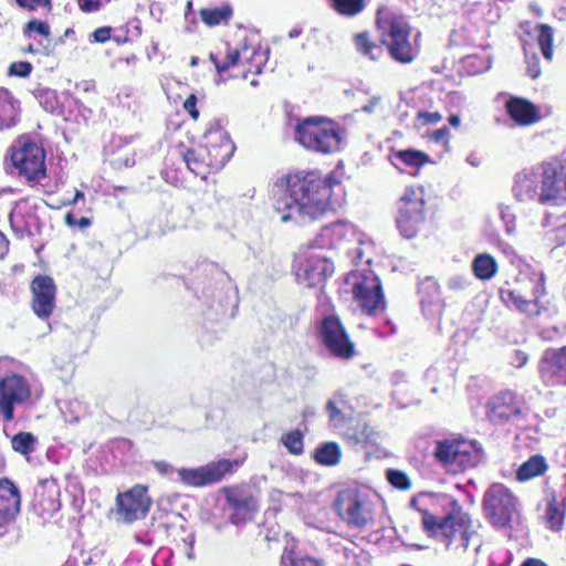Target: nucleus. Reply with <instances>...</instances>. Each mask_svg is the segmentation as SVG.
<instances>
[{"label":"nucleus","mask_w":566,"mask_h":566,"mask_svg":"<svg viewBox=\"0 0 566 566\" xmlns=\"http://www.w3.org/2000/svg\"><path fill=\"white\" fill-rule=\"evenodd\" d=\"M197 105V97L196 95L191 94L189 95L185 103H184V108L186 112L189 113V115L193 118V119H197L199 117V112L196 107Z\"/></svg>","instance_id":"obj_48"},{"label":"nucleus","mask_w":566,"mask_h":566,"mask_svg":"<svg viewBox=\"0 0 566 566\" xmlns=\"http://www.w3.org/2000/svg\"><path fill=\"white\" fill-rule=\"evenodd\" d=\"M318 248L308 247L301 251L295 259V275L298 283L308 287L315 286L334 272V263L331 258L323 252L317 251Z\"/></svg>","instance_id":"obj_9"},{"label":"nucleus","mask_w":566,"mask_h":566,"mask_svg":"<svg viewBox=\"0 0 566 566\" xmlns=\"http://www.w3.org/2000/svg\"><path fill=\"white\" fill-rule=\"evenodd\" d=\"M335 10L343 15H355L363 11L364 0H332Z\"/></svg>","instance_id":"obj_39"},{"label":"nucleus","mask_w":566,"mask_h":566,"mask_svg":"<svg viewBox=\"0 0 566 566\" xmlns=\"http://www.w3.org/2000/svg\"><path fill=\"white\" fill-rule=\"evenodd\" d=\"M547 463L543 455L536 454L525 461L517 470L518 481H528L533 478L543 475L547 470Z\"/></svg>","instance_id":"obj_28"},{"label":"nucleus","mask_w":566,"mask_h":566,"mask_svg":"<svg viewBox=\"0 0 566 566\" xmlns=\"http://www.w3.org/2000/svg\"><path fill=\"white\" fill-rule=\"evenodd\" d=\"M430 138L438 144L447 145L450 138V130L448 127H441L439 129L433 130L430 134Z\"/></svg>","instance_id":"obj_47"},{"label":"nucleus","mask_w":566,"mask_h":566,"mask_svg":"<svg viewBox=\"0 0 566 566\" xmlns=\"http://www.w3.org/2000/svg\"><path fill=\"white\" fill-rule=\"evenodd\" d=\"M526 361H527V355L521 350H516L514 358H513V364L517 368H521L526 364Z\"/></svg>","instance_id":"obj_54"},{"label":"nucleus","mask_w":566,"mask_h":566,"mask_svg":"<svg viewBox=\"0 0 566 566\" xmlns=\"http://www.w3.org/2000/svg\"><path fill=\"white\" fill-rule=\"evenodd\" d=\"M274 187L279 195L274 208L281 222L304 223L328 210L333 178L298 172L280 178Z\"/></svg>","instance_id":"obj_1"},{"label":"nucleus","mask_w":566,"mask_h":566,"mask_svg":"<svg viewBox=\"0 0 566 566\" xmlns=\"http://www.w3.org/2000/svg\"><path fill=\"white\" fill-rule=\"evenodd\" d=\"M281 566H323L318 559L313 557L305 556L300 552L294 549V546L291 548L285 547L282 557H281Z\"/></svg>","instance_id":"obj_32"},{"label":"nucleus","mask_w":566,"mask_h":566,"mask_svg":"<svg viewBox=\"0 0 566 566\" xmlns=\"http://www.w3.org/2000/svg\"><path fill=\"white\" fill-rule=\"evenodd\" d=\"M468 284V279L463 275H454L448 281V286L454 291L464 290Z\"/></svg>","instance_id":"obj_49"},{"label":"nucleus","mask_w":566,"mask_h":566,"mask_svg":"<svg viewBox=\"0 0 566 566\" xmlns=\"http://www.w3.org/2000/svg\"><path fill=\"white\" fill-rule=\"evenodd\" d=\"M59 486L53 479L41 480L35 489V496L45 512H55L60 509Z\"/></svg>","instance_id":"obj_24"},{"label":"nucleus","mask_w":566,"mask_h":566,"mask_svg":"<svg viewBox=\"0 0 566 566\" xmlns=\"http://www.w3.org/2000/svg\"><path fill=\"white\" fill-rule=\"evenodd\" d=\"M346 283L352 285V292L355 300L366 313L373 314L376 311L384 308L385 302L381 293V285L379 279L371 272H368L367 274L352 272L346 277Z\"/></svg>","instance_id":"obj_12"},{"label":"nucleus","mask_w":566,"mask_h":566,"mask_svg":"<svg viewBox=\"0 0 566 566\" xmlns=\"http://www.w3.org/2000/svg\"><path fill=\"white\" fill-rule=\"evenodd\" d=\"M381 42L388 46L390 56L399 63H411L416 57L409 35L410 27L406 19L388 12H379L377 19Z\"/></svg>","instance_id":"obj_7"},{"label":"nucleus","mask_w":566,"mask_h":566,"mask_svg":"<svg viewBox=\"0 0 566 566\" xmlns=\"http://www.w3.org/2000/svg\"><path fill=\"white\" fill-rule=\"evenodd\" d=\"M240 59V52L238 50H230L226 56V60L220 63L216 60V55L213 53L210 54V60L214 63L216 70L221 73L230 67L238 64Z\"/></svg>","instance_id":"obj_41"},{"label":"nucleus","mask_w":566,"mask_h":566,"mask_svg":"<svg viewBox=\"0 0 566 566\" xmlns=\"http://www.w3.org/2000/svg\"><path fill=\"white\" fill-rule=\"evenodd\" d=\"M538 44L544 57L548 61L553 59V29L547 24L538 25Z\"/></svg>","instance_id":"obj_36"},{"label":"nucleus","mask_w":566,"mask_h":566,"mask_svg":"<svg viewBox=\"0 0 566 566\" xmlns=\"http://www.w3.org/2000/svg\"><path fill=\"white\" fill-rule=\"evenodd\" d=\"M527 73L532 78H537L539 76L541 70L538 59L536 56L527 60Z\"/></svg>","instance_id":"obj_52"},{"label":"nucleus","mask_w":566,"mask_h":566,"mask_svg":"<svg viewBox=\"0 0 566 566\" xmlns=\"http://www.w3.org/2000/svg\"><path fill=\"white\" fill-rule=\"evenodd\" d=\"M24 31H25V33L27 32H36L38 34L42 35L46 40V43H49V45L51 44V40H50L51 32H50V27L48 23H45L43 21H39V20H31L27 23Z\"/></svg>","instance_id":"obj_43"},{"label":"nucleus","mask_w":566,"mask_h":566,"mask_svg":"<svg viewBox=\"0 0 566 566\" xmlns=\"http://www.w3.org/2000/svg\"><path fill=\"white\" fill-rule=\"evenodd\" d=\"M325 409L332 422L344 423L346 420V412L349 409L346 396L343 392H336L328 400Z\"/></svg>","instance_id":"obj_29"},{"label":"nucleus","mask_w":566,"mask_h":566,"mask_svg":"<svg viewBox=\"0 0 566 566\" xmlns=\"http://www.w3.org/2000/svg\"><path fill=\"white\" fill-rule=\"evenodd\" d=\"M387 479L392 486L400 490H408L411 486V482L407 474L398 470H388Z\"/></svg>","instance_id":"obj_42"},{"label":"nucleus","mask_w":566,"mask_h":566,"mask_svg":"<svg viewBox=\"0 0 566 566\" xmlns=\"http://www.w3.org/2000/svg\"><path fill=\"white\" fill-rule=\"evenodd\" d=\"M78 4L84 12H94L99 10L101 2L98 0H78Z\"/></svg>","instance_id":"obj_50"},{"label":"nucleus","mask_w":566,"mask_h":566,"mask_svg":"<svg viewBox=\"0 0 566 566\" xmlns=\"http://www.w3.org/2000/svg\"><path fill=\"white\" fill-rule=\"evenodd\" d=\"M18 116V102L6 88H0V130L15 124Z\"/></svg>","instance_id":"obj_27"},{"label":"nucleus","mask_w":566,"mask_h":566,"mask_svg":"<svg viewBox=\"0 0 566 566\" xmlns=\"http://www.w3.org/2000/svg\"><path fill=\"white\" fill-rule=\"evenodd\" d=\"M337 510L343 520L355 526H364L371 520L367 502L356 491L342 492L337 499Z\"/></svg>","instance_id":"obj_18"},{"label":"nucleus","mask_w":566,"mask_h":566,"mask_svg":"<svg viewBox=\"0 0 566 566\" xmlns=\"http://www.w3.org/2000/svg\"><path fill=\"white\" fill-rule=\"evenodd\" d=\"M421 514V523L424 532L444 544L447 548L452 545L467 549L473 532L469 530V517L461 511L450 512L443 517H438L427 509H418Z\"/></svg>","instance_id":"obj_3"},{"label":"nucleus","mask_w":566,"mask_h":566,"mask_svg":"<svg viewBox=\"0 0 566 566\" xmlns=\"http://www.w3.org/2000/svg\"><path fill=\"white\" fill-rule=\"evenodd\" d=\"M17 3L27 10H36L39 8H51V1L50 0H15Z\"/></svg>","instance_id":"obj_45"},{"label":"nucleus","mask_w":566,"mask_h":566,"mask_svg":"<svg viewBox=\"0 0 566 566\" xmlns=\"http://www.w3.org/2000/svg\"><path fill=\"white\" fill-rule=\"evenodd\" d=\"M434 457L453 473L474 467L478 462V451L471 442L464 440L437 442Z\"/></svg>","instance_id":"obj_11"},{"label":"nucleus","mask_w":566,"mask_h":566,"mask_svg":"<svg viewBox=\"0 0 566 566\" xmlns=\"http://www.w3.org/2000/svg\"><path fill=\"white\" fill-rule=\"evenodd\" d=\"M111 36V28L103 27L98 28L93 32V38L95 42L104 43L106 42Z\"/></svg>","instance_id":"obj_51"},{"label":"nucleus","mask_w":566,"mask_h":566,"mask_svg":"<svg viewBox=\"0 0 566 566\" xmlns=\"http://www.w3.org/2000/svg\"><path fill=\"white\" fill-rule=\"evenodd\" d=\"M281 441L290 453L300 455L303 453V434L298 430H292L282 436Z\"/></svg>","instance_id":"obj_38"},{"label":"nucleus","mask_w":566,"mask_h":566,"mask_svg":"<svg viewBox=\"0 0 566 566\" xmlns=\"http://www.w3.org/2000/svg\"><path fill=\"white\" fill-rule=\"evenodd\" d=\"M231 14L232 10L230 7L202 9L200 11L202 21L209 27L218 25L221 22H227Z\"/></svg>","instance_id":"obj_35"},{"label":"nucleus","mask_w":566,"mask_h":566,"mask_svg":"<svg viewBox=\"0 0 566 566\" xmlns=\"http://www.w3.org/2000/svg\"><path fill=\"white\" fill-rule=\"evenodd\" d=\"M36 443L38 438L31 432H19L11 438L12 449L25 457L35 450Z\"/></svg>","instance_id":"obj_33"},{"label":"nucleus","mask_w":566,"mask_h":566,"mask_svg":"<svg viewBox=\"0 0 566 566\" xmlns=\"http://www.w3.org/2000/svg\"><path fill=\"white\" fill-rule=\"evenodd\" d=\"M472 269L476 277L480 280H490L497 272V264L490 254H479L472 263Z\"/></svg>","instance_id":"obj_31"},{"label":"nucleus","mask_w":566,"mask_h":566,"mask_svg":"<svg viewBox=\"0 0 566 566\" xmlns=\"http://www.w3.org/2000/svg\"><path fill=\"white\" fill-rule=\"evenodd\" d=\"M513 196L521 202L546 207L566 203V158L525 168L514 177Z\"/></svg>","instance_id":"obj_2"},{"label":"nucleus","mask_w":566,"mask_h":566,"mask_svg":"<svg viewBox=\"0 0 566 566\" xmlns=\"http://www.w3.org/2000/svg\"><path fill=\"white\" fill-rule=\"evenodd\" d=\"M154 467L160 474H168L174 470L172 467L165 461H157L154 463Z\"/></svg>","instance_id":"obj_55"},{"label":"nucleus","mask_w":566,"mask_h":566,"mask_svg":"<svg viewBox=\"0 0 566 566\" xmlns=\"http://www.w3.org/2000/svg\"><path fill=\"white\" fill-rule=\"evenodd\" d=\"M231 469L232 462L222 459L193 469L181 468L177 470V473L184 484L201 488L218 483Z\"/></svg>","instance_id":"obj_16"},{"label":"nucleus","mask_w":566,"mask_h":566,"mask_svg":"<svg viewBox=\"0 0 566 566\" xmlns=\"http://www.w3.org/2000/svg\"><path fill=\"white\" fill-rule=\"evenodd\" d=\"M467 161L473 166V167H479L480 166V160L474 156V155H470L468 158H467Z\"/></svg>","instance_id":"obj_60"},{"label":"nucleus","mask_w":566,"mask_h":566,"mask_svg":"<svg viewBox=\"0 0 566 566\" xmlns=\"http://www.w3.org/2000/svg\"><path fill=\"white\" fill-rule=\"evenodd\" d=\"M355 44L357 50L367 55L370 60L377 61L382 55V48L370 41V38L367 33H358L355 35Z\"/></svg>","instance_id":"obj_34"},{"label":"nucleus","mask_w":566,"mask_h":566,"mask_svg":"<svg viewBox=\"0 0 566 566\" xmlns=\"http://www.w3.org/2000/svg\"><path fill=\"white\" fill-rule=\"evenodd\" d=\"M23 52L27 53H42L44 55H48L50 53V45L46 44H40L39 48L33 46L32 44L28 45L25 49H23Z\"/></svg>","instance_id":"obj_53"},{"label":"nucleus","mask_w":566,"mask_h":566,"mask_svg":"<svg viewBox=\"0 0 566 566\" xmlns=\"http://www.w3.org/2000/svg\"><path fill=\"white\" fill-rule=\"evenodd\" d=\"M395 157L411 167H420L428 161V156L424 153L413 149L399 150Z\"/></svg>","instance_id":"obj_37"},{"label":"nucleus","mask_w":566,"mask_h":566,"mask_svg":"<svg viewBox=\"0 0 566 566\" xmlns=\"http://www.w3.org/2000/svg\"><path fill=\"white\" fill-rule=\"evenodd\" d=\"M521 406L515 394L504 391L489 400L486 405V417L495 423L502 424L520 418Z\"/></svg>","instance_id":"obj_19"},{"label":"nucleus","mask_w":566,"mask_h":566,"mask_svg":"<svg viewBox=\"0 0 566 566\" xmlns=\"http://www.w3.org/2000/svg\"><path fill=\"white\" fill-rule=\"evenodd\" d=\"M544 294L543 277L538 276L535 281V286L532 290V298L526 297L521 291L513 290L503 293V298L507 303H512L518 311L533 315L539 313L537 300Z\"/></svg>","instance_id":"obj_22"},{"label":"nucleus","mask_w":566,"mask_h":566,"mask_svg":"<svg viewBox=\"0 0 566 566\" xmlns=\"http://www.w3.org/2000/svg\"><path fill=\"white\" fill-rule=\"evenodd\" d=\"M319 250H344L355 263L364 259V241L356 228L345 221L324 226L314 240Z\"/></svg>","instance_id":"obj_8"},{"label":"nucleus","mask_w":566,"mask_h":566,"mask_svg":"<svg viewBox=\"0 0 566 566\" xmlns=\"http://www.w3.org/2000/svg\"><path fill=\"white\" fill-rule=\"evenodd\" d=\"M83 198H84V193L82 191L77 190L75 192V196H74V199H73L72 203H75L77 200L83 199Z\"/></svg>","instance_id":"obj_63"},{"label":"nucleus","mask_w":566,"mask_h":566,"mask_svg":"<svg viewBox=\"0 0 566 566\" xmlns=\"http://www.w3.org/2000/svg\"><path fill=\"white\" fill-rule=\"evenodd\" d=\"M295 139L306 149L328 154L338 149L337 125L326 117H306L295 127Z\"/></svg>","instance_id":"obj_5"},{"label":"nucleus","mask_w":566,"mask_h":566,"mask_svg":"<svg viewBox=\"0 0 566 566\" xmlns=\"http://www.w3.org/2000/svg\"><path fill=\"white\" fill-rule=\"evenodd\" d=\"M483 505L486 517L499 527L509 525L517 516V499L501 483H494L488 489Z\"/></svg>","instance_id":"obj_10"},{"label":"nucleus","mask_w":566,"mask_h":566,"mask_svg":"<svg viewBox=\"0 0 566 566\" xmlns=\"http://www.w3.org/2000/svg\"><path fill=\"white\" fill-rule=\"evenodd\" d=\"M76 224H78L81 228H86L91 224V221L88 218L83 217L76 222Z\"/></svg>","instance_id":"obj_61"},{"label":"nucleus","mask_w":566,"mask_h":566,"mask_svg":"<svg viewBox=\"0 0 566 566\" xmlns=\"http://www.w3.org/2000/svg\"><path fill=\"white\" fill-rule=\"evenodd\" d=\"M323 344L335 356L344 359L355 354L354 343L349 339L343 324L336 316H326L319 328Z\"/></svg>","instance_id":"obj_15"},{"label":"nucleus","mask_w":566,"mask_h":566,"mask_svg":"<svg viewBox=\"0 0 566 566\" xmlns=\"http://www.w3.org/2000/svg\"><path fill=\"white\" fill-rule=\"evenodd\" d=\"M545 520L553 531H558L562 528L564 513L555 501H552L547 504Z\"/></svg>","instance_id":"obj_40"},{"label":"nucleus","mask_w":566,"mask_h":566,"mask_svg":"<svg viewBox=\"0 0 566 566\" xmlns=\"http://www.w3.org/2000/svg\"><path fill=\"white\" fill-rule=\"evenodd\" d=\"M510 117L518 125H531L539 119L538 109L527 99L514 97L506 102Z\"/></svg>","instance_id":"obj_23"},{"label":"nucleus","mask_w":566,"mask_h":566,"mask_svg":"<svg viewBox=\"0 0 566 566\" xmlns=\"http://www.w3.org/2000/svg\"><path fill=\"white\" fill-rule=\"evenodd\" d=\"M30 398V385L22 376L12 374L0 380V415L4 421H12L15 408L27 403Z\"/></svg>","instance_id":"obj_13"},{"label":"nucleus","mask_w":566,"mask_h":566,"mask_svg":"<svg viewBox=\"0 0 566 566\" xmlns=\"http://www.w3.org/2000/svg\"><path fill=\"white\" fill-rule=\"evenodd\" d=\"M65 222H66V224H69V226H75L77 221L75 220V218L73 217V214H72V213H67V214L65 216Z\"/></svg>","instance_id":"obj_62"},{"label":"nucleus","mask_w":566,"mask_h":566,"mask_svg":"<svg viewBox=\"0 0 566 566\" xmlns=\"http://www.w3.org/2000/svg\"><path fill=\"white\" fill-rule=\"evenodd\" d=\"M32 71V65L29 62H13L9 66V74L20 77H27Z\"/></svg>","instance_id":"obj_44"},{"label":"nucleus","mask_w":566,"mask_h":566,"mask_svg":"<svg viewBox=\"0 0 566 566\" xmlns=\"http://www.w3.org/2000/svg\"><path fill=\"white\" fill-rule=\"evenodd\" d=\"M32 308L40 318H48L55 307L56 289L49 276H36L31 284Z\"/></svg>","instance_id":"obj_20"},{"label":"nucleus","mask_w":566,"mask_h":566,"mask_svg":"<svg viewBox=\"0 0 566 566\" xmlns=\"http://www.w3.org/2000/svg\"><path fill=\"white\" fill-rule=\"evenodd\" d=\"M442 119V115L439 112H419L417 114V120L421 125L436 124Z\"/></svg>","instance_id":"obj_46"},{"label":"nucleus","mask_w":566,"mask_h":566,"mask_svg":"<svg viewBox=\"0 0 566 566\" xmlns=\"http://www.w3.org/2000/svg\"><path fill=\"white\" fill-rule=\"evenodd\" d=\"M426 190L422 186L406 187L397 201L396 224L406 239L416 238L426 224Z\"/></svg>","instance_id":"obj_6"},{"label":"nucleus","mask_w":566,"mask_h":566,"mask_svg":"<svg viewBox=\"0 0 566 566\" xmlns=\"http://www.w3.org/2000/svg\"><path fill=\"white\" fill-rule=\"evenodd\" d=\"M538 369L546 385L566 382V347L546 350L541 358Z\"/></svg>","instance_id":"obj_21"},{"label":"nucleus","mask_w":566,"mask_h":566,"mask_svg":"<svg viewBox=\"0 0 566 566\" xmlns=\"http://www.w3.org/2000/svg\"><path fill=\"white\" fill-rule=\"evenodd\" d=\"M522 566H546V564H544L542 560L539 559H533V558H530L527 559L526 562H524L522 564Z\"/></svg>","instance_id":"obj_58"},{"label":"nucleus","mask_w":566,"mask_h":566,"mask_svg":"<svg viewBox=\"0 0 566 566\" xmlns=\"http://www.w3.org/2000/svg\"><path fill=\"white\" fill-rule=\"evenodd\" d=\"M449 123L453 127H459L460 123H461V119H460V117L458 115H451L449 117Z\"/></svg>","instance_id":"obj_59"},{"label":"nucleus","mask_w":566,"mask_h":566,"mask_svg":"<svg viewBox=\"0 0 566 566\" xmlns=\"http://www.w3.org/2000/svg\"><path fill=\"white\" fill-rule=\"evenodd\" d=\"M380 102V97L378 96H375L373 97L368 104H366L365 106H363L361 111L365 112V113H373L375 112L376 107L378 106Z\"/></svg>","instance_id":"obj_56"},{"label":"nucleus","mask_w":566,"mask_h":566,"mask_svg":"<svg viewBox=\"0 0 566 566\" xmlns=\"http://www.w3.org/2000/svg\"><path fill=\"white\" fill-rule=\"evenodd\" d=\"M149 505L147 488L143 485H136L117 496V513L128 523L145 517Z\"/></svg>","instance_id":"obj_17"},{"label":"nucleus","mask_w":566,"mask_h":566,"mask_svg":"<svg viewBox=\"0 0 566 566\" xmlns=\"http://www.w3.org/2000/svg\"><path fill=\"white\" fill-rule=\"evenodd\" d=\"M198 57L197 56H192L191 60H190V66L195 67L198 65Z\"/></svg>","instance_id":"obj_64"},{"label":"nucleus","mask_w":566,"mask_h":566,"mask_svg":"<svg viewBox=\"0 0 566 566\" xmlns=\"http://www.w3.org/2000/svg\"><path fill=\"white\" fill-rule=\"evenodd\" d=\"M342 451L336 442H325L316 448L314 459L322 465H336L339 463Z\"/></svg>","instance_id":"obj_30"},{"label":"nucleus","mask_w":566,"mask_h":566,"mask_svg":"<svg viewBox=\"0 0 566 566\" xmlns=\"http://www.w3.org/2000/svg\"><path fill=\"white\" fill-rule=\"evenodd\" d=\"M228 502L233 509L231 518L235 524L251 520L258 509L255 500L251 496H229Z\"/></svg>","instance_id":"obj_26"},{"label":"nucleus","mask_w":566,"mask_h":566,"mask_svg":"<svg viewBox=\"0 0 566 566\" xmlns=\"http://www.w3.org/2000/svg\"><path fill=\"white\" fill-rule=\"evenodd\" d=\"M21 497L17 486L8 479L0 480V513L14 515L20 511Z\"/></svg>","instance_id":"obj_25"},{"label":"nucleus","mask_w":566,"mask_h":566,"mask_svg":"<svg viewBox=\"0 0 566 566\" xmlns=\"http://www.w3.org/2000/svg\"><path fill=\"white\" fill-rule=\"evenodd\" d=\"M9 242L7 238L0 232V259L3 258L8 252Z\"/></svg>","instance_id":"obj_57"},{"label":"nucleus","mask_w":566,"mask_h":566,"mask_svg":"<svg viewBox=\"0 0 566 566\" xmlns=\"http://www.w3.org/2000/svg\"><path fill=\"white\" fill-rule=\"evenodd\" d=\"M234 151V145L228 134L221 128L210 129L205 135V145L185 154L188 168L200 175V166L220 169L229 161Z\"/></svg>","instance_id":"obj_4"},{"label":"nucleus","mask_w":566,"mask_h":566,"mask_svg":"<svg viewBox=\"0 0 566 566\" xmlns=\"http://www.w3.org/2000/svg\"><path fill=\"white\" fill-rule=\"evenodd\" d=\"M44 150L33 142L20 143L11 154V161L28 181H39L45 176Z\"/></svg>","instance_id":"obj_14"}]
</instances>
